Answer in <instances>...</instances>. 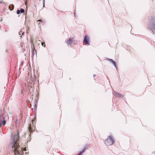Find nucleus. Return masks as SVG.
Wrapping results in <instances>:
<instances>
[{
	"mask_svg": "<svg viewBox=\"0 0 155 155\" xmlns=\"http://www.w3.org/2000/svg\"><path fill=\"white\" fill-rule=\"evenodd\" d=\"M18 133L17 132L13 133L11 136V142L10 146L12 147V150L13 151L15 155H22V153L27 150L26 149L24 148L22 151V149L18 144Z\"/></svg>",
	"mask_w": 155,
	"mask_h": 155,
	"instance_id": "obj_1",
	"label": "nucleus"
},
{
	"mask_svg": "<svg viewBox=\"0 0 155 155\" xmlns=\"http://www.w3.org/2000/svg\"><path fill=\"white\" fill-rule=\"evenodd\" d=\"M114 139L111 136H108V137L106 139L104 143L107 146L112 145L114 143Z\"/></svg>",
	"mask_w": 155,
	"mask_h": 155,
	"instance_id": "obj_2",
	"label": "nucleus"
},
{
	"mask_svg": "<svg viewBox=\"0 0 155 155\" xmlns=\"http://www.w3.org/2000/svg\"><path fill=\"white\" fill-rule=\"evenodd\" d=\"M149 27L154 33H155V19L153 18L149 21Z\"/></svg>",
	"mask_w": 155,
	"mask_h": 155,
	"instance_id": "obj_3",
	"label": "nucleus"
},
{
	"mask_svg": "<svg viewBox=\"0 0 155 155\" xmlns=\"http://www.w3.org/2000/svg\"><path fill=\"white\" fill-rule=\"evenodd\" d=\"M6 123V121L5 120V117L3 114H2L0 115V127L4 125Z\"/></svg>",
	"mask_w": 155,
	"mask_h": 155,
	"instance_id": "obj_4",
	"label": "nucleus"
},
{
	"mask_svg": "<svg viewBox=\"0 0 155 155\" xmlns=\"http://www.w3.org/2000/svg\"><path fill=\"white\" fill-rule=\"evenodd\" d=\"M84 42L86 44L90 45L89 42L88 38H87V36H85L84 37Z\"/></svg>",
	"mask_w": 155,
	"mask_h": 155,
	"instance_id": "obj_5",
	"label": "nucleus"
},
{
	"mask_svg": "<svg viewBox=\"0 0 155 155\" xmlns=\"http://www.w3.org/2000/svg\"><path fill=\"white\" fill-rule=\"evenodd\" d=\"M114 94H115V95L117 96L118 97H122V98L123 97V95L118 93L116 91H114Z\"/></svg>",
	"mask_w": 155,
	"mask_h": 155,
	"instance_id": "obj_6",
	"label": "nucleus"
},
{
	"mask_svg": "<svg viewBox=\"0 0 155 155\" xmlns=\"http://www.w3.org/2000/svg\"><path fill=\"white\" fill-rule=\"evenodd\" d=\"M73 42V39L72 38H70L67 40V42L66 43L68 45H71Z\"/></svg>",
	"mask_w": 155,
	"mask_h": 155,
	"instance_id": "obj_7",
	"label": "nucleus"
},
{
	"mask_svg": "<svg viewBox=\"0 0 155 155\" xmlns=\"http://www.w3.org/2000/svg\"><path fill=\"white\" fill-rule=\"evenodd\" d=\"M108 60L111 62L114 65L116 68H117V66L115 62L113 59H108Z\"/></svg>",
	"mask_w": 155,
	"mask_h": 155,
	"instance_id": "obj_8",
	"label": "nucleus"
},
{
	"mask_svg": "<svg viewBox=\"0 0 155 155\" xmlns=\"http://www.w3.org/2000/svg\"><path fill=\"white\" fill-rule=\"evenodd\" d=\"M24 33V32L22 31V30H21V31L19 32L18 34H19V35H20L22 34V35L20 36V37H21L22 36V35Z\"/></svg>",
	"mask_w": 155,
	"mask_h": 155,
	"instance_id": "obj_9",
	"label": "nucleus"
},
{
	"mask_svg": "<svg viewBox=\"0 0 155 155\" xmlns=\"http://www.w3.org/2000/svg\"><path fill=\"white\" fill-rule=\"evenodd\" d=\"M85 150V148H84V149H83L81 151V152H80L78 154V155H81L82 153H83V152H84Z\"/></svg>",
	"mask_w": 155,
	"mask_h": 155,
	"instance_id": "obj_10",
	"label": "nucleus"
},
{
	"mask_svg": "<svg viewBox=\"0 0 155 155\" xmlns=\"http://www.w3.org/2000/svg\"><path fill=\"white\" fill-rule=\"evenodd\" d=\"M20 11V13H23L24 12L25 10L23 9H21Z\"/></svg>",
	"mask_w": 155,
	"mask_h": 155,
	"instance_id": "obj_11",
	"label": "nucleus"
},
{
	"mask_svg": "<svg viewBox=\"0 0 155 155\" xmlns=\"http://www.w3.org/2000/svg\"><path fill=\"white\" fill-rule=\"evenodd\" d=\"M41 45L42 46H43L44 47H45V43H44V42L42 43Z\"/></svg>",
	"mask_w": 155,
	"mask_h": 155,
	"instance_id": "obj_12",
	"label": "nucleus"
},
{
	"mask_svg": "<svg viewBox=\"0 0 155 155\" xmlns=\"http://www.w3.org/2000/svg\"><path fill=\"white\" fill-rule=\"evenodd\" d=\"M20 13V11L19 10H18L17 11V13L18 14H19Z\"/></svg>",
	"mask_w": 155,
	"mask_h": 155,
	"instance_id": "obj_13",
	"label": "nucleus"
},
{
	"mask_svg": "<svg viewBox=\"0 0 155 155\" xmlns=\"http://www.w3.org/2000/svg\"><path fill=\"white\" fill-rule=\"evenodd\" d=\"M37 22H42V21L41 20H38L37 21Z\"/></svg>",
	"mask_w": 155,
	"mask_h": 155,
	"instance_id": "obj_14",
	"label": "nucleus"
},
{
	"mask_svg": "<svg viewBox=\"0 0 155 155\" xmlns=\"http://www.w3.org/2000/svg\"><path fill=\"white\" fill-rule=\"evenodd\" d=\"M44 2H44H45V0H43Z\"/></svg>",
	"mask_w": 155,
	"mask_h": 155,
	"instance_id": "obj_15",
	"label": "nucleus"
},
{
	"mask_svg": "<svg viewBox=\"0 0 155 155\" xmlns=\"http://www.w3.org/2000/svg\"><path fill=\"white\" fill-rule=\"evenodd\" d=\"M18 121V120H17L15 122V123H16Z\"/></svg>",
	"mask_w": 155,
	"mask_h": 155,
	"instance_id": "obj_16",
	"label": "nucleus"
}]
</instances>
